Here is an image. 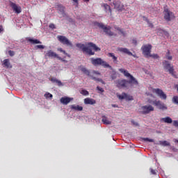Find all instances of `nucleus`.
I'll return each mask as SVG.
<instances>
[{"instance_id":"nucleus-1","label":"nucleus","mask_w":178,"mask_h":178,"mask_svg":"<svg viewBox=\"0 0 178 178\" xmlns=\"http://www.w3.org/2000/svg\"><path fill=\"white\" fill-rule=\"evenodd\" d=\"M76 47L79 48L83 54H86V55L89 56L95 55V52H101V48L92 42H87L86 44L76 43Z\"/></svg>"},{"instance_id":"nucleus-2","label":"nucleus","mask_w":178,"mask_h":178,"mask_svg":"<svg viewBox=\"0 0 178 178\" xmlns=\"http://www.w3.org/2000/svg\"><path fill=\"white\" fill-rule=\"evenodd\" d=\"M90 60L94 66H103L105 69H110V70H111L110 72L111 80H116V79H118V72H116V70H115L111 65L106 63V61L103 60L101 58H91Z\"/></svg>"},{"instance_id":"nucleus-3","label":"nucleus","mask_w":178,"mask_h":178,"mask_svg":"<svg viewBox=\"0 0 178 178\" xmlns=\"http://www.w3.org/2000/svg\"><path fill=\"white\" fill-rule=\"evenodd\" d=\"M93 26H95L96 29H101L102 30H103L106 35H108V37H113V35L114 37H118V33H115L112 31H111V27L110 26H105L104 23L98 22L97 21L93 22Z\"/></svg>"},{"instance_id":"nucleus-4","label":"nucleus","mask_w":178,"mask_h":178,"mask_svg":"<svg viewBox=\"0 0 178 178\" xmlns=\"http://www.w3.org/2000/svg\"><path fill=\"white\" fill-rule=\"evenodd\" d=\"M49 58L50 59H58V60H61V62H63L64 63H67V60H65L66 59V56H64L63 58L59 56L58 54L54 52L52 50H48L46 54H44V59H48Z\"/></svg>"},{"instance_id":"nucleus-5","label":"nucleus","mask_w":178,"mask_h":178,"mask_svg":"<svg viewBox=\"0 0 178 178\" xmlns=\"http://www.w3.org/2000/svg\"><path fill=\"white\" fill-rule=\"evenodd\" d=\"M130 80L127 79H118L115 81L117 88H127V84L133 86H138V82H129Z\"/></svg>"},{"instance_id":"nucleus-6","label":"nucleus","mask_w":178,"mask_h":178,"mask_svg":"<svg viewBox=\"0 0 178 178\" xmlns=\"http://www.w3.org/2000/svg\"><path fill=\"white\" fill-rule=\"evenodd\" d=\"M163 67L164 70H168L169 72V74L174 77V79H178V76L176 74H175V68L173 65L169 62V60H164L162 62Z\"/></svg>"},{"instance_id":"nucleus-7","label":"nucleus","mask_w":178,"mask_h":178,"mask_svg":"<svg viewBox=\"0 0 178 178\" xmlns=\"http://www.w3.org/2000/svg\"><path fill=\"white\" fill-rule=\"evenodd\" d=\"M78 69L81 70L83 74H86V76H88V77H90L92 80H94L95 81H99V83H102V84H106V83L102 80L101 78H97L91 74H90V70H87L83 65H81L78 66Z\"/></svg>"},{"instance_id":"nucleus-8","label":"nucleus","mask_w":178,"mask_h":178,"mask_svg":"<svg viewBox=\"0 0 178 178\" xmlns=\"http://www.w3.org/2000/svg\"><path fill=\"white\" fill-rule=\"evenodd\" d=\"M164 20L165 22H172V20H175L176 19V16H175V13L170 11L168 8H164Z\"/></svg>"},{"instance_id":"nucleus-9","label":"nucleus","mask_w":178,"mask_h":178,"mask_svg":"<svg viewBox=\"0 0 178 178\" xmlns=\"http://www.w3.org/2000/svg\"><path fill=\"white\" fill-rule=\"evenodd\" d=\"M118 70L120 72V73H122L125 77H128V79H129V83H131L132 81L138 83V81H137V79L133 75H131V74H130L127 70L120 68Z\"/></svg>"},{"instance_id":"nucleus-10","label":"nucleus","mask_w":178,"mask_h":178,"mask_svg":"<svg viewBox=\"0 0 178 178\" xmlns=\"http://www.w3.org/2000/svg\"><path fill=\"white\" fill-rule=\"evenodd\" d=\"M57 39L59 42H60L63 45H67V47H70L71 48H72L73 43H72V42H70V40L67 38H66V36L58 35Z\"/></svg>"},{"instance_id":"nucleus-11","label":"nucleus","mask_w":178,"mask_h":178,"mask_svg":"<svg viewBox=\"0 0 178 178\" xmlns=\"http://www.w3.org/2000/svg\"><path fill=\"white\" fill-rule=\"evenodd\" d=\"M113 5L114 6V9L117 10V12H123V10H126L124 4L122 3L120 0H114L113 1Z\"/></svg>"},{"instance_id":"nucleus-12","label":"nucleus","mask_w":178,"mask_h":178,"mask_svg":"<svg viewBox=\"0 0 178 178\" xmlns=\"http://www.w3.org/2000/svg\"><path fill=\"white\" fill-rule=\"evenodd\" d=\"M152 49V45L151 44H145L141 47L143 55L145 58H148V56L151 54V50Z\"/></svg>"},{"instance_id":"nucleus-13","label":"nucleus","mask_w":178,"mask_h":178,"mask_svg":"<svg viewBox=\"0 0 178 178\" xmlns=\"http://www.w3.org/2000/svg\"><path fill=\"white\" fill-rule=\"evenodd\" d=\"M160 122H163L164 123H167L168 124H172L173 123V126L175 127L178 128V120H174L172 119V118L167 116L165 118H162L160 119Z\"/></svg>"},{"instance_id":"nucleus-14","label":"nucleus","mask_w":178,"mask_h":178,"mask_svg":"<svg viewBox=\"0 0 178 178\" xmlns=\"http://www.w3.org/2000/svg\"><path fill=\"white\" fill-rule=\"evenodd\" d=\"M152 92H155L161 99L165 100L168 98V95H166L165 92L161 88H154Z\"/></svg>"},{"instance_id":"nucleus-15","label":"nucleus","mask_w":178,"mask_h":178,"mask_svg":"<svg viewBox=\"0 0 178 178\" xmlns=\"http://www.w3.org/2000/svg\"><path fill=\"white\" fill-rule=\"evenodd\" d=\"M143 111H141L142 115H148L150 112H154V108L152 105L143 106L141 107Z\"/></svg>"},{"instance_id":"nucleus-16","label":"nucleus","mask_w":178,"mask_h":178,"mask_svg":"<svg viewBox=\"0 0 178 178\" xmlns=\"http://www.w3.org/2000/svg\"><path fill=\"white\" fill-rule=\"evenodd\" d=\"M153 105L156 106L157 109H160V111H166L168 109V106L165 105V104L161 103V101L154 100L153 102Z\"/></svg>"},{"instance_id":"nucleus-17","label":"nucleus","mask_w":178,"mask_h":178,"mask_svg":"<svg viewBox=\"0 0 178 178\" xmlns=\"http://www.w3.org/2000/svg\"><path fill=\"white\" fill-rule=\"evenodd\" d=\"M10 8H12L13 10L15 13H17V15H19V13H22V7H20V6H18L15 3L10 1Z\"/></svg>"},{"instance_id":"nucleus-18","label":"nucleus","mask_w":178,"mask_h":178,"mask_svg":"<svg viewBox=\"0 0 178 178\" xmlns=\"http://www.w3.org/2000/svg\"><path fill=\"white\" fill-rule=\"evenodd\" d=\"M73 99H74L73 97H69L67 96H64L60 99V104H62V105H67L68 104H70V102H72V101H73Z\"/></svg>"},{"instance_id":"nucleus-19","label":"nucleus","mask_w":178,"mask_h":178,"mask_svg":"<svg viewBox=\"0 0 178 178\" xmlns=\"http://www.w3.org/2000/svg\"><path fill=\"white\" fill-rule=\"evenodd\" d=\"M156 34L159 37H163L165 35V37H169V32L168 31L162 29L161 28H159L156 29Z\"/></svg>"},{"instance_id":"nucleus-20","label":"nucleus","mask_w":178,"mask_h":178,"mask_svg":"<svg viewBox=\"0 0 178 178\" xmlns=\"http://www.w3.org/2000/svg\"><path fill=\"white\" fill-rule=\"evenodd\" d=\"M56 8H57V10L58 11V13H60L62 15L63 17H66V13H65V6L62 4H56Z\"/></svg>"},{"instance_id":"nucleus-21","label":"nucleus","mask_w":178,"mask_h":178,"mask_svg":"<svg viewBox=\"0 0 178 178\" xmlns=\"http://www.w3.org/2000/svg\"><path fill=\"white\" fill-rule=\"evenodd\" d=\"M101 6L102 8H104L106 13H110V16H112V8H111V6H109L108 3H103L101 4Z\"/></svg>"},{"instance_id":"nucleus-22","label":"nucleus","mask_w":178,"mask_h":178,"mask_svg":"<svg viewBox=\"0 0 178 178\" xmlns=\"http://www.w3.org/2000/svg\"><path fill=\"white\" fill-rule=\"evenodd\" d=\"M120 52H123V54H126L127 55H129V56H133L134 58H138L136 54H133V53L131 51H130V50H129V49L127 48H120L119 49Z\"/></svg>"},{"instance_id":"nucleus-23","label":"nucleus","mask_w":178,"mask_h":178,"mask_svg":"<svg viewBox=\"0 0 178 178\" xmlns=\"http://www.w3.org/2000/svg\"><path fill=\"white\" fill-rule=\"evenodd\" d=\"M85 105H95L97 101L92 98L87 97L84 99Z\"/></svg>"},{"instance_id":"nucleus-24","label":"nucleus","mask_w":178,"mask_h":178,"mask_svg":"<svg viewBox=\"0 0 178 178\" xmlns=\"http://www.w3.org/2000/svg\"><path fill=\"white\" fill-rule=\"evenodd\" d=\"M70 109H72V111H75L76 112H81L83 109L82 106L76 104H72L70 106Z\"/></svg>"},{"instance_id":"nucleus-25","label":"nucleus","mask_w":178,"mask_h":178,"mask_svg":"<svg viewBox=\"0 0 178 178\" xmlns=\"http://www.w3.org/2000/svg\"><path fill=\"white\" fill-rule=\"evenodd\" d=\"M26 41L31 44H33V45L35 44H42V42L40 41V40L34 39L33 38H26Z\"/></svg>"},{"instance_id":"nucleus-26","label":"nucleus","mask_w":178,"mask_h":178,"mask_svg":"<svg viewBox=\"0 0 178 178\" xmlns=\"http://www.w3.org/2000/svg\"><path fill=\"white\" fill-rule=\"evenodd\" d=\"M50 81H51V83H56V84H57V86H58V87H63V83H62V81L55 77H52L51 79H49Z\"/></svg>"},{"instance_id":"nucleus-27","label":"nucleus","mask_w":178,"mask_h":178,"mask_svg":"<svg viewBox=\"0 0 178 178\" xmlns=\"http://www.w3.org/2000/svg\"><path fill=\"white\" fill-rule=\"evenodd\" d=\"M3 65L7 69H12V67H13V66L10 65V62L9 61V59H8V58H6L3 60Z\"/></svg>"},{"instance_id":"nucleus-28","label":"nucleus","mask_w":178,"mask_h":178,"mask_svg":"<svg viewBox=\"0 0 178 178\" xmlns=\"http://www.w3.org/2000/svg\"><path fill=\"white\" fill-rule=\"evenodd\" d=\"M102 122H103V124H112V121H109L108 118H106L105 115L102 116Z\"/></svg>"},{"instance_id":"nucleus-29","label":"nucleus","mask_w":178,"mask_h":178,"mask_svg":"<svg viewBox=\"0 0 178 178\" xmlns=\"http://www.w3.org/2000/svg\"><path fill=\"white\" fill-rule=\"evenodd\" d=\"M159 144L162 145V147H170V143L168 140H159Z\"/></svg>"},{"instance_id":"nucleus-30","label":"nucleus","mask_w":178,"mask_h":178,"mask_svg":"<svg viewBox=\"0 0 178 178\" xmlns=\"http://www.w3.org/2000/svg\"><path fill=\"white\" fill-rule=\"evenodd\" d=\"M117 97L120 101H123V99H126V92H123L121 95L117 93Z\"/></svg>"},{"instance_id":"nucleus-31","label":"nucleus","mask_w":178,"mask_h":178,"mask_svg":"<svg viewBox=\"0 0 178 178\" xmlns=\"http://www.w3.org/2000/svg\"><path fill=\"white\" fill-rule=\"evenodd\" d=\"M65 20L72 24H76V21L68 15H65Z\"/></svg>"},{"instance_id":"nucleus-32","label":"nucleus","mask_w":178,"mask_h":178,"mask_svg":"<svg viewBox=\"0 0 178 178\" xmlns=\"http://www.w3.org/2000/svg\"><path fill=\"white\" fill-rule=\"evenodd\" d=\"M108 56L110 58H112L114 63H118V57L115 56V54L113 53H108Z\"/></svg>"},{"instance_id":"nucleus-33","label":"nucleus","mask_w":178,"mask_h":178,"mask_svg":"<svg viewBox=\"0 0 178 178\" xmlns=\"http://www.w3.org/2000/svg\"><path fill=\"white\" fill-rule=\"evenodd\" d=\"M140 139L145 143H155V140L154 139L149 138H140Z\"/></svg>"},{"instance_id":"nucleus-34","label":"nucleus","mask_w":178,"mask_h":178,"mask_svg":"<svg viewBox=\"0 0 178 178\" xmlns=\"http://www.w3.org/2000/svg\"><path fill=\"white\" fill-rule=\"evenodd\" d=\"M115 30L117 31H119V34H122V36L126 37V32L123 31L122 29H120V27H116Z\"/></svg>"},{"instance_id":"nucleus-35","label":"nucleus","mask_w":178,"mask_h":178,"mask_svg":"<svg viewBox=\"0 0 178 178\" xmlns=\"http://www.w3.org/2000/svg\"><path fill=\"white\" fill-rule=\"evenodd\" d=\"M148 58H152L153 59H159V55L158 54H151V53L148 55Z\"/></svg>"},{"instance_id":"nucleus-36","label":"nucleus","mask_w":178,"mask_h":178,"mask_svg":"<svg viewBox=\"0 0 178 178\" xmlns=\"http://www.w3.org/2000/svg\"><path fill=\"white\" fill-rule=\"evenodd\" d=\"M125 101H134V97H133L132 95H127V93H126Z\"/></svg>"},{"instance_id":"nucleus-37","label":"nucleus","mask_w":178,"mask_h":178,"mask_svg":"<svg viewBox=\"0 0 178 178\" xmlns=\"http://www.w3.org/2000/svg\"><path fill=\"white\" fill-rule=\"evenodd\" d=\"M80 94L84 96L90 95V92L86 89H82L80 92Z\"/></svg>"},{"instance_id":"nucleus-38","label":"nucleus","mask_w":178,"mask_h":178,"mask_svg":"<svg viewBox=\"0 0 178 178\" xmlns=\"http://www.w3.org/2000/svg\"><path fill=\"white\" fill-rule=\"evenodd\" d=\"M45 46L44 44H38L35 46L34 49H44Z\"/></svg>"},{"instance_id":"nucleus-39","label":"nucleus","mask_w":178,"mask_h":178,"mask_svg":"<svg viewBox=\"0 0 178 178\" xmlns=\"http://www.w3.org/2000/svg\"><path fill=\"white\" fill-rule=\"evenodd\" d=\"M172 102L173 104H175V105H178V96H174L172 97Z\"/></svg>"},{"instance_id":"nucleus-40","label":"nucleus","mask_w":178,"mask_h":178,"mask_svg":"<svg viewBox=\"0 0 178 178\" xmlns=\"http://www.w3.org/2000/svg\"><path fill=\"white\" fill-rule=\"evenodd\" d=\"M44 97H45V98H47V99L49 98V99H52L54 95H52V94H51V93H49V92H47V93L44 94Z\"/></svg>"},{"instance_id":"nucleus-41","label":"nucleus","mask_w":178,"mask_h":178,"mask_svg":"<svg viewBox=\"0 0 178 178\" xmlns=\"http://www.w3.org/2000/svg\"><path fill=\"white\" fill-rule=\"evenodd\" d=\"M149 170H150V174L151 175H154V176H156V175H158V170H154L151 168H149Z\"/></svg>"},{"instance_id":"nucleus-42","label":"nucleus","mask_w":178,"mask_h":178,"mask_svg":"<svg viewBox=\"0 0 178 178\" xmlns=\"http://www.w3.org/2000/svg\"><path fill=\"white\" fill-rule=\"evenodd\" d=\"M96 90H97V91H99V94H102V92H104V88H101L100 86H97Z\"/></svg>"},{"instance_id":"nucleus-43","label":"nucleus","mask_w":178,"mask_h":178,"mask_svg":"<svg viewBox=\"0 0 178 178\" xmlns=\"http://www.w3.org/2000/svg\"><path fill=\"white\" fill-rule=\"evenodd\" d=\"M131 123L134 124V126H136V127H140V124H138V122H135L134 120H132L131 121Z\"/></svg>"},{"instance_id":"nucleus-44","label":"nucleus","mask_w":178,"mask_h":178,"mask_svg":"<svg viewBox=\"0 0 178 178\" xmlns=\"http://www.w3.org/2000/svg\"><path fill=\"white\" fill-rule=\"evenodd\" d=\"M170 149H172V152H177L178 149H177L176 147H175V146H170Z\"/></svg>"},{"instance_id":"nucleus-45","label":"nucleus","mask_w":178,"mask_h":178,"mask_svg":"<svg viewBox=\"0 0 178 178\" xmlns=\"http://www.w3.org/2000/svg\"><path fill=\"white\" fill-rule=\"evenodd\" d=\"M49 29H51V30H54V29H56V26L54 24H50L49 25Z\"/></svg>"},{"instance_id":"nucleus-46","label":"nucleus","mask_w":178,"mask_h":178,"mask_svg":"<svg viewBox=\"0 0 178 178\" xmlns=\"http://www.w3.org/2000/svg\"><path fill=\"white\" fill-rule=\"evenodd\" d=\"M8 54L10 55V56H15V51L12 50H9Z\"/></svg>"},{"instance_id":"nucleus-47","label":"nucleus","mask_w":178,"mask_h":178,"mask_svg":"<svg viewBox=\"0 0 178 178\" xmlns=\"http://www.w3.org/2000/svg\"><path fill=\"white\" fill-rule=\"evenodd\" d=\"M132 44H134V45H137L138 42H137V38H134L132 39Z\"/></svg>"},{"instance_id":"nucleus-48","label":"nucleus","mask_w":178,"mask_h":178,"mask_svg":"<svg viewBox=\"0 0 178 178\" xmlns=\"http://www.w3.org/2000/svg\"><path fill=\"white\" fill-rule=\"evenodd\" d=\"M143 19L144 22H145L147 23H149V19H148V17H147L145 16H143Z\"/></svg>"},{"instance_id":"nucleus-49","label":"nucleus","mask_w":178,"mask_h":178,"mask_svg":"<svg viewBox=\"0 0 178 178\" xmlns=\"http://www.w3.org/2000/svg\"><path fill=\"white\" fill-rule=\"evenodd\" d=\"M147 24H148L149 27H150L151 29H154V24L150 22V21H149V22H147Z\"/></svg>"},{"instance_id":"nucleus-50","label":"nucleus","mask_w":178,"mask_h":178,"mask_svg":"<svg viewBox=\"0 0 178 178\" xmlns=\"http://www.w3.org/2000/svg\"><path fill=\"white\" fill-rule=\"evenodd\" d=\"M93 74H98L99 76H101V72L98 71L93 70L92 71Z\"/></svg>"},{"instance_id":"nucleus-51","label":"nucleus","mask_w":178,"mask_h":178,"mask_svg":"<svg viewBox=\"0 0 178 178\" xmlns=\"http://www.w3.org/2000/svg\"><path fill=\"white\" fill-rule=\"evenodd\" d=\"M165 58L168 60H172V59H173V56H167Z\"/></svg>"},{"instance_id":"nucleus-52","label":"nucleus","mask_w":178,"mask_h":178,"mask_svg":"<svg viewBox=\"0 0 178 178\" xmlns=\"http://www.w3.org/2000/svg\"><path fill=\"white\" fill-rule=\"evenodd\" d=\"M57 51H58V52L63 53L64 50H63V49H62V47H60V48L57 49Z\"/></svg>"},{"instance_id":"nucleus-53","label":"nucleus","mask_w":178,"mask_h":178,"mask_svg":"<svg viewBox=\"0 0 178 178\" xmlns=\"http://www.w3.org/2000/svg\"><path fill=\"white\" fill-rule=\"evenodd\" d=\"M147 102H148L149 104H154V101H152V99H147Z\"/></svg>"},{"instance_id":"nucleus-54","label":"nucleus","mask_w":178,"mask_h":178,"mask_svg":"<svg viewBox=\"0 0 178 178\" xmlns=\"http://www.w3.org/2000/svg\"><path fill=\"white\" fill-rule=\"evenodd\" d=\"M111 106L113 108H119V105H118V104H111Z\"/></svg>"},{"instance_id":"nucleus-55","label":"nucleus","mask_w":178,"mask_h":178,"mask_svg":"<svg viewBox=\"0 0 178 178\" xmlns=\"http://www.w3.org/2000/svg\"><path fill=\"white\" fill-rule=\"evenodd\" d=\"M3 31V26L2 25H0V33H2Z\"/></svg>"},{"instance_id":"nucleus-56","label":"nucleus","mask_w":178,"mask_h":178,"mask_svg":"<svg viewBox=\"0 0 178 178\" xmlns=\"http://www.w3.org/2000/svg\"><path fill=\"white\" fill-rule=\"evenodd\" d=\"M169 55H170V51L168 50V51L166 53V55H165V57L169 56Z\"/></svg>"},{"instance_id":"nucleus-57","label":"nucleus","mask_w":178,"mask_h":178,"mask_svg":"<svg viewBox=\"0 0 178 178\" xmlns=\"http://www.w3.org/2000/svg\"><path fill=\"white\" fill-rule=\"evenodd\" d=\"M74 3H76V5H79V0H72Z\"/></svg>"},{"instance_id":"nucleus-58","label":"nucleus","mask_w":178,"mask_h":178,"mask_svg":"<svg viewBox=\"0 0 178 178\" xmlns=\"http://www.w3.org/2000/svg\"><path fill=\"white\" fill-rule=\"evenodd\" d=\"M62 54H64V55H67V53L66 52L65 50L63 51Z\"/></svg>"},{"instance_id":"nucleus-59","label":"nucleus","mask_w":178,"mask_h":178,"mask_svg":"<svg viewBox=\"0 0 178 178\" xmlns=\"http://www.w3.org/2000/svg\"><path fill=\"white\" fill-rule=\"evenodd\" d=\"M65 56H67V58H71L70 54H67H67H65Z\"/></svg>"},{"instance_id":"nucleus-60","label":"nucleus","mask_w":178,"mask_h":178,"mask_svg":"<svg viewBox=\"0 0 178 178\" xmlns=\"http://www.w3.org/2000/svg\"><path fill=\"white\" fill-rule=\"evenodd\" d=\"M83 2H86V3L90 2V0H83Z\"/></svg>"},{"instance_id":"nucleus-61","label":"nucleus","mask_w":178,"mask_h":178,"mask_svg":"<svg viewBox=\"0 0 178 178\" xmlns=\"http://www.w3.org/2000/svg\"><path fill=\"white\" fill-rule=\"evenodd\" d=\"M175 143H177L178 144V139H175Z\"/></svg>"},{"instance_id":"nucleus-62","label":"nucleus","mask_w":178,"mask_h":178,"mask_svg":"<svg viewBox=\"0 0 178 178\" xmlns=\"http://www.w3.org/2000/svg\"><path fill=\"white\" fill-rule=\"evenodd\" d=\"M149 95L150 97H154V95H152V93H151Z\"/></svg>"},{"instance_id":"nucleus-63","label":"nucleus","mask_w":178,"mask_h":178,"mask_svg":"<svg viewBox=\"0 0 178 178\" xmlns=\"http://www.w3.org/2000/svg\"><path fill=\"white\" fill-rule=\"evenodd\" d=\"M76 19H77L78 20H80V17H77Z\"/></svg>"},{"instance_id":"nucleus-64","label":"nucleus","mask_w":178,"mask_h":178,"mask_svg":"<svg viewBox=\"0 0 178 178\" xmlns=\"http://www.w3.org/2000/svg\"><path fill=\"white\" fill-rule=\"evenodd\" d=\"M177 91H178V85H177Z\"/></svg>"}]
</instances>
